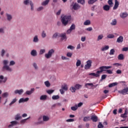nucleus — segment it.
Wrapping results in <instances>:
<instances>
[{
	"mask_svg": "<svg viewBox=\"0 0 128 128\" xmlns=\"http://www.w3.org/2000/svg\"><path fill=\"white\" fill-rule=\"evenodd\" d=\"M4 66L2 68V72H12V68H10L8 64V60H3Z\"/></svg>",
	"mask_w": 128,
	"mask_h": 128,
	"instance_id": "1",
	"label": "nucleus"
},
{
	"mask_svg": "<svg viewBox=\"0 0 128 128\" xmlns=\"http://www.w3.org/2000/svg\"><path fill=\"white\" fill-rule=\"evenodd\" d=\"M61 18V22L64 26L68 24V22L72 20V16L70 15H65L63 17L62 16Z\"/></svg>",
	"mask_w": 128,
	"mask_h": 128,
	"instance_id": "2",
	"label": "nucleus"
},
{
	"mask_svg": "<svg viewBox=\"0 0 128 128\" xmlns=\"http://www.w3.org/2000/svg\"><path fill=\"white\" fill-rule=\"evenodd\" d=\"M99 68L100 70H98L96 74L94 72L90 73L89 74V76H96V78H98L100 77V72H106L105 66H100Z\"/></svg>",
	"mask_w": 128,
	"mask_h": 128,
	"instance_id": "3",
	"label": "nucleus"
},
{
	"mask_svg": "<svg viewBox=\"0 0 128 128\" xmlns=\"http://www.w3.org/2000/svg\"><path fill=\"white\" fill-rule=\"evenodd\" d=\"M23 4L24 6H28V4H30L31 10H34V2H32V0H24Z\"/></svg>",
	"mask_w": 128,
	"mask_h": 128,
	"instance_id": "4",
	"label": "nucleus"
},
{
	"mask_svg": "<svg viewBox=\"0 0 128 128\" xmlns=\"http://www.w3.org/2000/svg\"><path fill=\"white\" fill-rule=\"evenodd\" d=\"M54 54V49H51L48 50V54H46L44 55L46 58H50L51 56H52V54Z\"/></svg>",
	"mask_w": 128,
	"mask_h": 128,
	"instance_id": "5",
	"label": "nucleus"
},
{
	"mask_svg": "<svg viewBox=\"0 0 128 128\" xmlns=\"http://www.w3.org/2000/svg\"><path fill=\"white\" fill-rule=\"evenodd\" d=\"M86 64L84 66V70H90L92 67V60H88L86 62Z\"/></svg>",
	"mask_w": 128,
	"mask_h": 128,
	"instance_id": "6",
	"label": "nucleus"
},
{
	"mask_svg": "<svg viewBox=\"0 0 128 128\" xmlns=\"http://www.w3.org/2000/svg\"><path fill=\"white\" fill-rule=\"evenodd\" d=\"M8 81V77L4 76V75L0 76V84H6Z\"/></svg>",
	"mask_w": 128,
	"mask_h": 128,
	"instance_id": "7",
	"label": "nucleus"
},
{
	"mask_svg": "<svg viewBox=\"0 0 128 128\" xmlns=\"http://www.w3.org/2000/svg\"><path fill=\"white\" fill-rule=\"evenodd\" d=\"M98 84H96V85H94L92 83H86L85 84L84 86L86 88H90V86L91 88H96L98 87Z\"/></svg>",
	"mask_w": 128,
	"mask_h": 128,
	"instance_id": "8",
	"label": "nucleus"
},
{
	"mask_svg": "<svg viewBox=\"0 0 128 128\" xmlns=\"http://www.w3.org/2000/svg\"><path fill=\"white\" fill-rule=\"evenodd\" d=\"M76 30V24H73L71 25L70 28L68 30H67L66 32L68 34H71L72 32V30Z\"/></svg>",
	"mask_w": 128,
	"mask_h": 128,
	"instance_id": "9",
	"label": "nucleus"
},
{
	"mask_svg": "<svg viewBox=\"0 0 128 128\" xmlns=\"http://www.w3.org/2000/svg\"><path fill=\"white\" fill-rule=\"evenodd\" d=\"M5 16L8 22H12V15L8 13H6Z\"/></svg>",
	"mask_w": 128,
	"mask_h": 128,
	"instance_id": "10",
	"label": "nucleus"
},
{
	"mask_svg": "<svg viewBox=\"0 0 128 128\" xmlns=\"http://www.w3.org/2000/svg\"><path fill=\"white\" fill-rule=\"evenodd\" d=\"M118 92L120 94H122L123 96L128 94V91L126 88L122 89V90H118Z\"/></svg>",
	"mask_w": 128,
	"mask_h": 128,
	"instance_id": "11",
	"label": "nucleus"
},
{
	"mask_svg": "<svg viewBox=\"0 0 128 128\" xmlns=\"http://www.w3.org/2000/svg\"><path fill=\"white\" fill-rule=\"evenodd\" d=\"M14 94H19V96H20L24 94V90L22 89L20 90H16L14 91Z\"/></svg>",
	"mask_w": 128,
	"mask_h": 128,
	"instance_id": "12",
	"label": "nucleus"
},
{
	"mask_svg": "<svg viewBox=\"0 0 128 128\" xmlns=\"http://www.w3.org/2000/svg\"><path fill=\"white\" fill-rule=\"evenodd\" d=\"M59 36L60 38H61L62 40H66L68 38L66 33L60 34H59Z\"/></svg>",
	"mask_w": 128,
	"mask_h": 128,
	"instance_id": "13",
	"label": "nucleus"
},
{
	"mask_svg": "<svg viewBox=\"0 0 128 128\" xmlns=\"http://www.w3.org/2000/svg\"><path fill=\"white\" fill-rule=\"evenodd\" d=\"M28 100L30 98H21L18 100V104H22V102H28Z\"/></svg>",
	"mask_w": 128,
	"mask_h": 128,
	"instance_id": "14",
	"label": "nucleus"
},
{
	"mask_svg": "<svg viewBox=\"0 0 128 128\" xmlns=\"http://www.w3.org/2000/svg\"><path fill=\"white\" fill-rule=\"evenodd\" d=\"M34 92V88H32L30 89V90H27L25 92V94L27 96H30Z\"/></svg>",
	"mask_w": 128,
	"mask_h": 128,
	"instance_id": "15",
	"label": "nucleus"
},
{
	"mask_svg": "<svg viewBox=\"0 0 128 128\" xmlns=\"http://www.w3.org/2000/svg\"><path fill=\"white\" fill-rule=\"evenodd\" d=\"M98 116L96 115H92L90 118V120L94 122H98Z\"/></svg>",
	"mask_w": 128,
	"mask_h": 128,
	"instance_id": "16",
	"label": "nucleus"
},
{
	"mask_svg": "<svg viewBox=\"0 0 128 128\" xmlns=\"http://www.w3.org/2000/svg\"><path fill=\"white\" fill-rule=\"evenodd\" d=\"M10 124L8 125V128H10L14 126H16L18 124V122L16 120L12 121Z\"/></svg>",
	"mask_w": 128,
	"mask_h": 128,
	"instance_id": "17",
	"label": "nucleus"
},
{
	"mask_svg": "<svg viewBox=\"0 0 128 128\" xmlns=\"http://www.w3.org/2000/svg\"><path fill=\"white\" fill-rule=\"evenodd\" d=\"M128 109H126L124 114H121V118H128Z\"/></svg>",
	"mask_w": 128,
	"mask_h": 128,
	"instance_id": "18",
	"label": "nucleus"
},
{
	"mask_svg": "<svg viewBox=\"0 0 128 128\" xmlns=\"http://www.w3.org/2000/svg\"><path fill=\"white\" fill-rule=\"evenodd\" d=\"M124 42V37L122 36H120L116 40V42L120 44Z\"/></svg>",
	"mask_w": 128,
	"mask_h": 128,
	"instance_id": "19",
	"label": "nucleus"
},
{
	"mask_svg": "<svg viewBox=\"0 0 128 128\" xmlns=\"http://www.w3.org/2000/svg\"><path fill=\"white\" fill-rule=\"evenodd\" d=\"M30 54L32 56H38V52L36 50H32L30 52Z\"/></svg>",
	"mask_w": 128,
	"mask_h": 128,
	"instance_id": "20",
	"label": "nucleus"
},
{
	"mask_svg": "<svg viewBox=\"0 0 128 128\" xmlns=\"http://www.w3.org/2000/svg\"><path fill=\"white\" fill-rule=\"evenodd\" d=\"M118 6H120V2L118 0H115L114 6L113 7V10H116L118 8Z\"/></svg>",
	"mask_w": 128,
	"mask_h": 128,
	"instance_id": "21",
	"label": "nucleus"
},
{
	"mask_svg": "<svg viewBox=\"0 0 128 128\" xmlns=\"http://www.w3.org/2000/svg\"><path fill=\"white\" fill-rule=\"evenodd\" d=\"M73 8L74 10H78V8H80V4L76 3L73 6Z\"/></svg>",
	"mask_w": 128,
	"mask_h": 128,
	"instance_id": "22",
	"label": "nucleus"
},
{
	"mask_svg": "<svg viewBox=\"0 0 128 128\" xmlns=\"http://www.w3.org/2000/svg\"><path fill=\"white\" fill-rule=\"evenodd\" d=\"M110 6L108 4L104 5L103 6V10H106V12H108V10H110Z\"/></svg>",
	"mask_w": 128,
	"mask_h": 128,
	"instance_id": "23",
	"label": "nucleus"
},
{
	"mask_svg": "<svg viewBox=\"0 0 128 128\" xmlns=\"http://www.w3.org/2000/svg\"><path fill=\"white\" fill-rule=\"evenodd\" d=\"M17 101L18 99H16V98L12 99L11 102L9 104L10 106H12V104H16V102Z\"/></svg>",
	"mask_w": 128,
	"mask_h": 128,
	"instance_id": "24",
	"label": "nucleus"
},
{
	"mask_svg": "<svg viewBox=\"0 0 128 128\" xmlns=\"http://www.w3.org/2000/svg\"><path fill=\"white\" fill-rule=\"evenodd\" d=\"M82 86L80 85V84H76L74 86V88L76 90H78L80 88H82Z\"/></svg>",
	"mask_w": 128,
	"mask_h": 128,
	"instance_id": "25",
	"label": "nucleus"
},
{
	"mask_svg": "<svg viewBox=\"0 0 128 128\" xmlns=\"http://www.w3.org/2000/svg\"><path fill=\"white\" fill-rule=\"evenodd\" d=\"M98 0H88V4H94L95 2H96Z\"/></svg>",
	"mask_w": 128,
	"mask_h": 128,
	"instance_id": "26",
	"label": "nucleus"
},
{
	"mask_svg": "<svg viewBox=\"0 0 128 128\" xmlns=\"http://www.w3.org/2000/svg\"><path fill=\"white\" fill-rule=\"evenodd\" d=\"M47 98H48V96H46V95H42L40 96V100H46Z\"/></svg>",
	"mask_w": 128,
	"mask_h": 128,
	"instance_id": "27",
	"label": "nucleus"
},
{
	"mask_svg": "<svg viewBox=\"0 0 128 128\" xmlns=\"http://www.w3.org/2000/svg\"><path fill=\"white\" fill-rule=\"evenodd\" d=\"M62 89L65 91L68 90V85H66V84H64V85H62Z\"/></svg>",
	"mask_w": 128,
	"mask_h": 128,
	"instance_id": "28",
	"label": "nucleus"
},
{
	"mask_svg": "<svg viewBox=\"0 0 128 128\" xmlns=\"http://www.w3.org/2000/svg\"><path fill=\"white\" fill-rule=\"evenodd\" d=\"M15 120H20L22 118V116H20V114H17L15 116Z\"/></svg>",
	"mask_w": 128,
	"mask_h": 128,
	"instance_id": "29",
	"label": "nucleus"
},
{
	"mask_svg": "<svg viewBox=\"0 0 128 128\" xmlns=\"http://www.w3.org/2000/svg\"><path fill=\"white\" fill-rule=\"evenodd\" d=\"M117 22L116 19H114L112 20V22H110V24L111 26H116Z\"/></svg>",
	"mask_w": 128,
	"mask_h": 128,
	"instance_id": "30",
	"label": "nucleus"
},
{
	"mask_svg": "<svg viewBox=\"0 0 128 128\" xmlns=\"http://www.w3.org/2000/svg\"><path fill=\"white\" fill-rule=\"evenodd\" d=\"M48 2H50V0H46L42 3V6H48Z\"/></svg>",
	"mask_w": 128,
	"mask_h": 128,
	"instance_id": "31",
	"label": "nucleus"
},
{
	"mask_svg": "<svg viewBox=\"0 0 128 128\" xmlns=\"http://www.w3.org/2000/svg\"><path fill=\"white\" fill-rule=\"evenodd\" d=\"M38 36H35L33 38V42H38Z\"/></svg>",
	"mask_w": 128,
	"mask_h": 128,
	"instance_id": "32",
	"label": "nucleus"
},
{
	"mask_svg": "<svg viewBox=\"0 0 128 128\" xmlns=\"http://www.w3.org/2000/svg\"><path fill=\"white\" fill-rule=\"evenodd\" d=\"M60 33L55 32L52 36V38H56L58 36H60Z\"/></svg>",
	"mask_w": 128,
	"mask_h": 128,
	"instance_id": "33",
	"label": "nucleus"
},
{
	"mask_svg": "<svg viewBox=\"0 0 128 128\" xmlns=\"http://www.w3.org/2000/svg\"><path fill=\"white\" fill-rule=\"evenodd\" d=\"M118 86V82H112L108 85V88H112V86Z\"/></svg>",
	"mask_w": 128,
	"mask_h": 128,
	"instance_id": "34",
	"label": "nucleus"
},
{
	"mask_svg": "<svg viewBox=\"0 0 128 128\" xmlns=\"http://www.w3.org/2000/svg\"><path fill=\"white\" fill-rule=\"evenodd\" d=\"M52 99L54 100H56L60 99V96L58 95H54L52 96Z\"/></svg>",
	"mask_w": 128,
	"mask_h": 128,
	"instance_id": "35",
	"label": "nucleus"
},
{
	"mask_svg": "<svg viewBox=\"0 0 128 128\" xmlns=\"http://www.w3.org/2000/svg\"><path fill=\"white\" fill-rule=\"evenodd\" d=\"M32 66L36 70H38V66L36 62H34L32 64Z\"/></svg>",
	"mask_w": 128,
	"mask_h": 128,
	"instance_id": "36",
	"label": "nucleus"
},
{
	"mask_svg": "<svg viewBox=\"0 0 128 128\" xmlns=\"http://www.w3.org/2000/svg\"><path fill=\"white\" fill-rule=\"evenodd\" d=\"M42 118L44 122H48L50 120V118L46 116H43Z\"/></svg>",
	"mask_w": 128,
	"mask_h": 128,
	"instance_id": "37",
	"label": "nucleus"
},
{
	"mask_svg": "<svg viewBox=\"0 0 128 128\" xmlns=\"http://www.w3.org/2000/svg\"><path fill=\"white\" fill-rule=\"evenodd\" d=\"M124 58V54H120L118 56V60H122Z\"/></svg>",
	"mask_w": 128,
	"mask_h": 128,
	"instance_id": "38",
	"label": "nucleus"
},
{
	"mask_svg": "<svg viewBox=\"0 0 128 128\" xmlns=\"http://www.w3.org/2000/svg\"><path fill=\"white\" fill-rule=\"evenodd\" d=\"M128 14L126 12H123L122 14L120 16V18H126L128 16Z\"/></svg>",
	"mask_w": 128,
	"mask_h": 128,
	"instance_id": "39",
	"label": "nucleus"
},
{
	"mask_svg": "<svg viewBox=\"0 0 128 128\" xmlns=\"http://www.w3.org/2000/svg\"><path fill=\"white\" fill-rule=\"evenodd\" d=\"M110 48V46H106L104 47H103L102 49L101 50L102 52H104V50H108Z\"/></svg>",
	"mask_w": 128,
	"mask_h": 128,
	"instance_id": "40",
	"label": "nucleus"
},
{
	"mask_svg": "<svg viewBox=\"0 0 128 128\" xmlns=\"http://www.w3.org/2000/svg\"><path fill=\"white\" fill-rule=\"evenodd\" d=\"M90 20H86L84 22V26H90Z\"/></svg>",
	"mask_w": 128,
	"mask_h": 128,
	"instance_id": "41",
	"label": "nucleus"
},
{
	"mask_svg": "<svg viewBox=\"0 0 128 128\" xmlns=\"http://www.w3.org/2000/svg\"><path fill=\"white\" fill-rule=\"evenodd\" d=\"M102 38H104V35L102 34H101L99 36H98L97 38V41L99 42V40H100Z\"/></svg>",
	"mask_w": 128,
	"mask_h": 128,
	"instance_id": "42",
	"label": "nucleus"
},
{
	"mask_svg": "<svg viewBox=\"0 0 128 128\" xmlns=\"http://www.w3.org/2000/svg\"><path fill=\"white\" fill-rule=\"evenodd\" d=\"M44 84L46 88H50V82L48 80H47L44 82Z\"/></svg>",
	"mask_w": 128,
	"mask_h": 128,
	"instance_id": "43",
	"label": "nucleus"
},
{
	"mask_svg": "<svg viewBox=\"0 0 128 128\" xmlns=\"http://www.w3.org/2000/svg\"><path fill=\"white\" fill-rule=\"evenodd\" d=\"M9 96L8 92H6L2 94V98H8Z\"/></svg>",
	"mask_w": 128,
	"mask_h": 128,
	"instance_id": "44",
	"label": "nucleus"
},
{
	"mask_svg": "<svg viewBox=\"0 0 128 128\" xmlns=\"http://www.w3.org/2000/svg\"><path fill=\"white\" fill-rule=\"evenodd\" d=\"M78 4H86V0H78Z\"/></svg>",
	"mask_w": 128,
	"mask_h": 128,
	"instance_id": "45",
	"label": "nucleus"
},
{
	"mask_svg": "<svg viewBox=\"0 0 128 128\" xmlns=\"http://www.w3.org/2000/svg\"><path fill=\"white\" fill-rule=\"evenodd\" d=\"M88 120H90V116H84V122H88Z\"/></svg>",
	"mask_w": 128,
	"mask_h": 128,
	"instance_id": "46",
	"label": "nucleus"
},
{
	"mask_svg": "<svg viewBox=\"0 0 128 128\" xmlns=\"http://www.w3.org/2000/svg\"><path fill=\"white\" fill-rule=\"evenodd\" d=\"M70 92H76V87H74V86H72L70 88Z\"/></svg>",
	"mask_w": 128,
	"mask_h": 128,
	"instance_id": "47",
	"label": "nucleus"
},
{
	"mask_svg": "<svg viewBox=\"0 0 128 128\" xmlns=\"http://www.w3.org/2000/svg\"><path fill=\"white\" fill-rule=\"evenodd\" d=\"M72 110L76 111L78 110V105L76 104L74 106L71 107Z\"/></svg>",
	"mask_w": 128,
	"mask_h": 128,
	"instance_id": "48",
	"label": "nucleus"
},
{
	"mask_svg": "<svg viewBox=\"0 0 128 128\" xmlns=\"http://www.w3.org/2000/svg\"><path fill=\"white\" fill-rule=\"evenodd\" d=\"M4 54H6V50H4V49H2L1 50V56H2V58L4 56Z\"/></svg>",
	"mask_w": 128,
	"mask_h": 128,
	"instance_id": "49",
	"label": "nucleus"
},
{
	"mask_svg": "<svg viewBox=\"0 0 128 128\" xmlns=\"http://www.w3.org/2000/svg\"><path fill=\"white\" fill-rule=\"evenodd\" d=\"M46 52V50L45 49H41L40 51L39 54L40 56L42 54H44Z\"/></svg>",
	"mask_w": 128,
	"mask_h": 128,
	"instance_id": "50",
	"label": "nucleus"
},
{
	"mask_svg": "<svg viewBox=\"0 0 128 128\" xmlns=\"http://www.w3.org/2000/svg\"><path fill=\"white\" fill-rule=\"evenodd\" d=\"M80 64H82V62L80 61V60H77V62H76V66H80Z\"/></svg>",
	"mask_w": 128,
	"mask_h": 128,
	"instance_id": "51",
	"label": "nucleus"
},
{
	"mask_svg": "<svg viewBox=\"0 0 128 128\" xmlns=\"http://www.w3.org/2000/svg\"><path fill=\"white\" fill-rule=\"evenodd\" d=\"M114 49L112 48V49H111L110 50V52L109 54L110 56H114Z\"/></svg>",
	"mask_w": 128,
	"mask_h": 128,
	"instance_id": "52",
	"label": "nucleus"
},
{
	"mask_svg": "<svg viewBox=\"0 0 128 128\" xmlns=\"http://www.w3.org/2000/svg\"><path fill=\"white\" fill-rule=\"evenodd\" d=\"M54 92V90H48L46 91L47 94H52Z\"/></svg>",
	"mask_w": 128,
	"mask_h": 128,
	"instance_id": "53",
	"label": "nucleus"
},
{
	"mask_svg": "<svg viewBox=\"0 0 128 128\" xmlns=\"http://www.w3.org/2000/svg\"><path fill=\"white\" fill-rule=\"evenodd\" d=\"M42 38H44L46 36V34L44 32V30H43L42 33Z\"/></svg>",
	"mask_w": 128,
	"mask_h": 128,
	"instance_id": "54",
	"label": "nucleus"
},
{
	"mask_svg": "<svg viewBox=\"0 0 128 128\" xmlns=\"http://www.w3.org/2000/svg\"><path fill=\"white\" fill-rule=\"evenodd\" d=\"M14 64H16V62L14 60H11L10 62V64L9 66H14Z\"/></svg>",
	"mask_w": 128,
	"mask_h": 128,
	"instance_id": "55",
	"label": "nucleus"
},
{
	"mask_svg": "<svg viewBox=\"0 0 128 128\" xmlns=\"http://www.w3.org/2000/svg\"><path fill=\"white\" fill-rule=\"evenodd\" d=\"M106 76H107L106 74L102 75L100 79V82H102V80H106Z\"/></svg>",
	"mask_w": 128,
	"mask_h": 128,
	"instance_id": "56",
	"label": "nucleus"
},
{
	"mask_svg": "<svg viewBox=\"0 0 128 128\" xmlns=\"http://www.w3.org/2000/svg\"><path fill=\"white\" fill-rule=\"evenodd\" d=\"M108 38H114V35L113 34H109L107 36Z\"/></svg>",
	"mask_w": 128,
	"mask_h": 128,
	"instance_id": "57",
	"label": "nucleus"
},
{
	"mask_svg": "<svg viewBox=\"0 0 128 128\" xmlns=\"http://www.w3.org/2000/svg\"><path fill=\"white\" fill-rule=\"evenodd\" d=\"M67 48H68V50H74V46H72V45H70L67 47Z\"/></svg>",
	"mask_w": 128,
	"mask_h": 128,
	"instance_id": "58",
	"label": "nucleus"
},
{
	"mask_svg": "<svg viewBox=\"0 0 128 128\" xmlns=\"http://www.w3.org/2000/svg\"><path fill=\"white\" fill-rule=\"evenodd\" d=\"M98 128H104V125L102 124V122H99L98 124Z\"/></svg>",
	"mask_w": 128,
	"mask_h": 128,
	"instance_id": "59",
	"label": "nucleus"
},
{
	"mask_svg": "<svg viewBox=\"0 0 128 128\" xmlns=\"http://www.w3.org/2000/svg\"><path fill=\"white\" fill-rule=\"evenodd\" d=\"M96 5L93 6L91 8V10H92V12H94V10H96Z\"/></svg>",
	"mask_w": 128,
	"mask_h": 128,
	"instance_id": "60",
	"label": "nucleus"
},
{
	"mask_svg": "<svg viewBox=\"0 0 128 128\" xmlns=\"http://www.w3.org/2000/svg\"><path fill=\"white\" fill-rule=\"evenodd\" d=\"M66 122H74V118L68 119L67 120H66Z\"/></svg>",
	"mask_w": 128,
	"mask_h": 128,
	"instance_id": "61",
	"label": "nucleus"
},
{
	"mask_svg": "<svg viewBox=\"0 0 128 128\" xmlns=\"http://www.w3.org/2000/svg\"><path fill=\"white\" fill-rule=\"evenodd\" d=\"M44 10L43 6H40L38 8H37V12H40L41 10Z\"/></svg>",
	"mask_w": 128,
	"mask_h": 128,
	"instance_id": "62",
	"label": "nucleus"
},
{
	"mask_svg": "<svg viewBox=\"0 0 128 128\" xmlns=\"http://www.w3.org/2000/svg\"><path fill=\"white\" fill-rule=\"evenodd\" d=\"M66 56H68V58H72V53L68 52L67 53Z\"/></svg>",
	"mask_w": 128,
	"mask_h": 128,
	"instance_id": "63",
	"label": "nucleus"
},
{
	"mask_svg": "<svg viewBox=\"0 0 128 128\" xmlns=\"http://www.w3.org/2000/svg\"><path fill=\"white\" fill-rule=\"evenodd\" d=\"M108 2L109 4V6H112V4H114V3L112 2V0H108Z\"/></svg>",
	"mask_w": 128,
	"mask_h": 128,
	"instance_id": "64",
	"label": "nucleus"
}]
</instances>
